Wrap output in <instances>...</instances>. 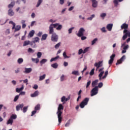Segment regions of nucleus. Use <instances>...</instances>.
I'll use <instances>...</instances> for the list:
<instances>
[{
    "label": "nucleus",
    "instance_id": "nucleus-17",
    "mask_svg": "<svg viewBox=\"0 0 130 130\" xmlns=\"http://www.w3.org/2000/svg\"><path fill=\"white\" fill-rule=\"evenodd\" d=\"M31 72H32V68H25L24 73L25 74H29Z\"/></svg>",
    "mask_w": 130,
    "mask_h": 130
},
{
    "label": "nucleus",
    "instance_id": "nucleus-29",
    "mask_svg": "<svg viewBox=\"0 0 130 130\" xmlns=\"http://www.w3.org/2000/svg\"><path fill=\"white\" fill-rule=\"evenodd\" d=\"M72 75H75V76H80V73H79V71H74L72 72Z\"/></svg>",
    "mask_w": 130,
    "mask_h": 130
},
{
    "label": "nucleus",
    "instance_id": "nucleus-64",
    "mask_svg": "<svg viewBox=\"0 0 130 130\" xmlns=\"http://www.w3.org/2000/svg\"><path fill=\"white\" fill-rule=\"evenodd\" d=\"M88 49H89V48H86L83 50V53H86V52H87Z\"/></svg>",
    "mask_w": 130,
    "mask_h": 130
},
{
    "label": "nucleus",
    "instance_id": "nucleus-47",
    "mask_svg": "<svg viewBox=\"0 0 130 130\" xmlns=\"http://www.w3.org/2000/svg\"><path fill=\"white\" fill-rule=\"evenodd\" d=\"M63 56L64 58H69L70 57L68 55H67V52H64L63 53Z\"/></svg>",
    "mask_w": 130,
    "mask_h": 130
},
{
    "label": "nucleus",
    "instance_id": "nucleus-26",
    "mask_svg": "<svg viewBox=\"0 0 130 130\" xmlns=\"http://www.w3.org/2000/svg\"><path fill=\"white\" fill-rule=\"evenodd\" d=\"M47 61V59H42L40 61L41 66H43V64H44V63H45V62H46Z\"/></svg>",
    "mask_w": 130,
    "mask_h": 130
},
{
    "label": "nucleus",
    "instance_id": "nucleus-32",
    "mask_svg": "<svg viewBox=\"0 0 130 130\" xmlns=\"http://www.w3.org/2000/svg\"><path fill=\"white\" fill-rule=\"evenodd\" d=\"M123 0H114V5H116V6H117L118 5V2L120 3H121Z\"/></svg>",
    "mask_w": 130,
    "mask_h": 130
},
{
    "label": "nucleus",
    "instance_id": "nucleus-7",
    "mask_svg": "<svg viewBox=\"0 0 130 130\" xmlns=\"http://www.w3.org/2000/svg\"><path fill=\"white\" fill-rule=\"evenodd\" d=\"M51 34H52L51 40L53 41V42H57L58 40V36L54 32Z\"/></svg>",
    "mask_w": 130,
    "mask_h": 130
},
{
    "label": "nucleus",
    "instance_id": "nucleus-3",
    "mask_svg": "<svg viewBox=\"0 0 130 130\" xmlns=\"http://www.w3.org/2000/svg\"><path fill=\"white\" fill-rule=\"evenodd\" d=\"M58 26V23L51 24L49 27V34L51 35L54 32V29L53 28H56Z\"/></svg>",
    "mask_w": 130,
    "mask_h": 130
},
{
    "label": "nucleus",
    "instance_id": "nucleus-1",
    "mask_svg": "<svg viewBox=\"0 0 130 130\" xmlns=\"http://www.w3.org/2000/svg\"><path fill=\"white\" fill-rule=\"evenodd\" d=\"M62 110H63V106H62L61 104H60L58 106V110L57 112L58 122H59L58 125H59V124L61 123V121L62 119V117H61V114H62V112L61 111Z\"/></svg>",
    "mask_w": 130,
    "mask_h": 130
},
{
    "label": "nucleus",
    "instance_id": "nucleus-33",
    "mask_svg": "<svg viewBox=\"0 0 130 130\" xmlns=\"http://www.w3.org/2000/svg\"><path fill=\"white\" fill-rule=\"evenodd\" d=\"M43 2V0H39L38 1L37 3V5L36 6L37 8H38V7H39V6H40L41 5V4H42V2Z\"/></svg>",
    "mask_w": 130,
    "mask_h": 130
},
{
    "label": "nucleus",
    "instance_id": "nucleus-24",
    "mask_svg": "<svg viewBox=\"0 0 130 130\" xmlns=\"http://www.w3.org/2000/svg\"><path fill=\"white\" fill-rule=\"evenodd\" d=\"M40 40V39H39V38L36 37V38H34L33 42H34V43H36L37 42H39Z\"/></svg>",
    "mask_w": 130,
    "mask_h": 130
},
{
    "label": "nucleus",
    "instance_id": "nucleus-63",
    "mask_svg": "<svg viewBox=\"0 0 130 130\" xmlns=\"http://www.w3.org/2000/svg\"><path fill=\"white\" fill-rule=\"evenodd\" d=\"M33 88L35 89V90H37L38 89V85H37V84H35L33 86Z\"/></svg>",
    "mask_w": 130,
    "mask_h": 130
},
{
    "label": "nucleus",
    "instance_id": "nucleus-35",
    "mask_svg": "<svg viewBox=\"0 0 130 130\" xmlns=\"http://www.w3.org/2000/svg\"><path fill=\"white\" fill-rule=\"evenodd\" d=\"M23 61H24V60L23 59V58H19L18 60H17V62L19 64H21V63H22L23 62Z\"/></svg>",
    "mask_w": 130,
    "mask_h": 130
},
{
    "label": "nucleus",
    "instance_id": "nucleus-40",
    "mask_svg": "<svg viewBox=\"0 0 130 130\" xmlns=\"http://www.w3.org/2000/svg\"><path fill=\"white\" fill-rule=\"evenodd\" d=\"M93 18H95V15H94V14H92L90 17L87 18V20L92 21Z\"/></svg>",
    "mask_w": 130,
    "mask_h": 130
},
{
    "label": "nucleus",
    "instance_id": "nucleus-5",
    "mask_svg": "<svg viewBox=\"0 0 130 130\" xmlns=\"http://www.w3.org/2000/svg\"><path fill=\"white\" fill-rule=\"evenodd\" d=\"M98 91H99V89L98 88V86H95L90 91V96L93 97V96H95V95H97L98 94Z\"/></svg>",
    "mask_w": 130,
    "mask_h": 130
},
{
    "label": "nucleus",
    "instance_id": "nucleus-59",
    "mask_svg": "<svg viewBox=\"0 0 130 130\" xmlns=\"http://www.w3.org/2000/svg\"><path fill=\"white\" fill-rule=\"evenodd\" d=\"M42 34H43V32H42V31H40V32L37 34V36H38L39 37H41V36H42Z\"/></svg>",
    "mask_w": 130,
    "mask_h": 130
},
{
    "label": "nucleus",
    "instance_id": "nucleus-4",
    "mask_svg": "<svg viewBox=\"0 0 130 130\" xmlns=\"http://www.w3.org/2000/svg\"><path fill=\"white\" fill-rule=\"evenodd\" d=\"M88 102H89V98H86L83 100V101L80 104L79 106L80 108H84L86 105H88Z\"/></svg>",
    "mask_w": 130,
    "mask_h": 130
},
{
    "label": "nucleus",
    "instance_id": "nucleus-42",
    "mask_svg": "<svg viewBox=\"0 0 130 130\" xmlns=\"http://www.w3.org/2000/svg\"><path fill=\"white\" fill-rule=\"evenodd\" d=\"M98 40V39L95 38L92 42H91V45H94V44L96 43V42Z\"/></svg>",
    "mask_w": 130,
    "mask_h": 130
},
{
    "label": "nucleus",
    "instance_id": "nucleus-51",
    "mask_svg": "<svg viewBox=\"0 0 130 130\" xmlns=\"http://www.w3.org/2000/svg\"><path fill=\"white\" fill-rule=\"evenodd\" d=\"M63 81H64V75H62L60 77V81L63 82Z\"/></svg>",
    "mask_w": 130,
    "mask_h": 130
},
{
    "label": "nucleus",
    "instance_id": "nucleus-57",
    "mask_svg": "<svg viewBox=\"0 0 130 130\" xmlns=\"http://www.w3.org/2000/svg\"><path fill=\"white\" fill-rule=\"evenodd\" d=\"M5 33L7 35L10 34V33H11V31L10 30V29H7Z\"/></svg>",
    "mask_w": 130,
    "mask_h": 130
},
{
    "label": "nucleus",
    "instance_id": "nucleus-52",
    "mask_svg": "<svg viewBox=\"0 0 130 130\" xmlns=\"http://www.w3.org/2000/svg\"><path fill=\"white\" fill-rule=\"evenodd\" d=\"M61 28H62V25L58 24V27H56V30H61Z\"/></svg>",
    "mask_w": 130,
    "mask_h": 130
},
{
    "label": "nucleus",
    "instance_id": "nucleus-56",
    "mask_svg": "<svg viewBox=\"0 0 130 130\" xmlns=\"http://www.w3.org/2000/svg\"><path fill=\"white\" fill-rule=\"evenodd\" d=\"M37 112V111H36L35 110L34 111H32L31 116H33L34 115H35V114H36Z\"/></svg>",
    "mask_w": 130,
    "mask_h": 130
},
{
    "label": "nucleus",
    "instance_id": "nucleus-53",
    "mask_svg": "<svg viewBox=\"0 0 130 130\" xmlns=\"http://www.w3.org/2000/svg\"><path fill=\"white\" fill-rule=\"evenodd\" d=\"M114 57H115V54H113L110 57V58L111 59H112L113 60H114Z\"/></svg>",
    "mask_w": 130,
    "mask_h": 130
},
{
    "label": "nucleus",
    "instance_id": "nucleus-27",
    "mask_svg": "<svg viewBox=\"0 0 130 130\" xmlns=\"http://www.w3.org/2000/svg\"><path fill=\"white\" fill-rule=\"evenodd\" d=\"M28 107H29V106H27L23 108L22 111L23 113H26V112H27V111L28 110Z\"/></svg>",
    "mask_w": 130,
    "mask_h": 130
},
{
    "label": "nucleus",
    "instance_id": "nucleus-16",
    "mask_svg": "<svg viewBox=\"0 0 130 130\" xmlns=\"http://www.w3.org/2000/svg\"><path fill=\"white\" fill-rule=\"evenodd\" d=\"M112 27H113V24H108L107 25V29L108 30V31H111V30H112Z\"/></svg>",
    "mask_w": 130,
    "mask_h": 130
},
{
    "label": "nucleus",
    "instance_id": "nucleus-44",
    "mask_svg": "<svg viewBox=\"0 0 130 130\" xmlns=\"http://www.w3.org/2000/svg\"><path fill=\"white\" fill-rule=\"evenodd\" d=\"M19 96H20V95H17L15 96V97L14 98V102H16V101H17L19 99Z\"/></svg>",
    "mask_w": 130,
    "mask_h": 130
},
{
    "label": "nucleus",
    "instance_id": "nucleus-25",
    "mask_svg": "<svg viewBox=\"0 0 130 130\" xmlns=\"http://www.w3.org/2000/svg\"><path fill=\"white\" fill-rule=\"evenodd\" d=\"M24 89V87H21V88H16V91L17 93H20V92H21V91H22V90Z\"/></svg>",
    "mask_w": 130,
    "mask_h": 130
},
{
    "label": "nucleus",
    "instance_id": "nucleus-34",
    "mask_svg": "<svg viewBox=\"0 0 130 130\" xmlns=\"http://www.w3.org/2000/svg\"><path fill=\"white\" fill-rule=\"evenodd\" d=\"M40 110V105L38 104L35 107V110H36V111H37V110Z\"/></svg>",
    "mask_w": 130,
    "mask_h": 130
},
{
    "label": "nucleus",
    "instance_id": "nucleus-37",
    "mask_svg": "<svg viewBox=\"0 0 130 130\" xmlns=\"http://www.w3.org/2000/svg\"><path fill=\"white\" fill-rule=\"evenodd\" d=\"M13 119H9L7 122V124H13Z\"/></svg>",
    "mask_w": 130,
    "mask_h": 130
},
{
    "label": "nucleus",
    "instance_id": "nucleus-55",
    "mask_svg": "<svg viewBox=\"0 0 130 130\" xmlns=\"http://www.w3.org/2000/svg\"><path fill=\"white\" fill-rule=\"evenodd\" d=\"M113 60H112V59H110L109 60V64H110V66H111V64H112V63H113Z\"/></svg>",
    "mask_w": 130,
    "mask_h": 130
},
{
    "label": "nucleus",
    "instance_id": "nucleus-46",
    "mask_svg": "<svg viewBox=\"0 0 130 130\" xmlns=\"http://www.w3.org/2000/svg\"><path fill=\"white\" fill-rule=\"evenodd\" d=\"M95 71V69H92L90 72L89 73L90 76H93L94 75V72Z\"/></svg>",
    "mask_w": 130,
    "mask_h": 130
},
{
    "label": "nucleus",
    "instance_id": "nucleus-62",
    "mask_svg": "<svg viewBox=\"0 0 130 130\" xmlns=\"http://www.w3.org/2000/svg\"><path fill=\"white\" fill-rule=\"evenodd\" d=\"M36 23V21H32L30 24V27H33V26H34V25H35Z\"/></svg>",
    "mask_w": 130,
    "mask_h": 130
},
{
    "label": "nucleus",
    "instance_id": "nucleus-49",
    "mask_svg": "<svg viewBox=\"0 0 130 130\" xmlns=\"http://www.w3.org/2000/svg\"><path fill=\"white\" fill-rule=\"evenodd\" d=\"M75 29V27H71L68 30V32L69 34H71L72 32L73 31V30Z\"/></svg>",
    "mask_w": 130,
    "mask_h": 130
},
{
    "label": "nucleus",
    "instance_id": "nucleus-58",
    "mask_svg": "<svg viewBox=\"0 0 130 130\" xmlns=\"http://www.w3.org/2000/svg\"><path fill=\"white\" fill-rule=\"evenodd\" d=\"M98 88H102L103 87V83L102 82H101L98 85Z\"/></svg>",
    "mask_w": 130,
    "mask_h": 130
},
{
    "label": "nucleus",
    "instance_id": "nucleus-22",
    "mask_svg": "<svg viewBox=\"0 0 130 130\" xmlns=\"http://www.w3.org/2000/svg\"><path fill=\"white\" fill-rule=\"evenodd\" d=\"M92 6L93 8H97L98 5V2L97 1H92Z\"/></svg>",
    "mask_w": 130,
    "mask_h": 130
},
{
    "label": "nucleus",
    "instance_id": "nucleus-6",
    "mask_svg": "<svg viewBox=\"0 0 130 130\" xmlns=\"http://www.w3.org/2000/svg\"><path fill=\"white\" fill-rule=\"evenodd\" d=\"M124 35L122 37V40H125L127 38V36L130 37V31L127 29H124L123 31Z\"/></svg>",
    "mask_w": 130,
    "mask_h": 130
},
{
    "label": "nucleus",
    "instance_id": "nucleus-19",
    "mask_svg": "<svg viewBox=\"0 0 130 130\" xmlns=\"http://www.w3.org/2000/svg\"><path fill=\"white\" fill-rule=\"evenodd\" d=\"M34 34H35V31H34V30H32L29 32L28 37H33V36H34Z\"/></svg>",
    "mask_w": 130,
    "mask_h": 130
},
{
    "label": "nucleus",
    "instance_id": "nucleus-11",
    "mask_svg": "<svg viewBox=\"0 0 130 130\" xmlns=\"http://www.w3.org/2000/svg\"><path fill=\"white\" fill-rule=\"evenodd\" d=\"M23 107H24V104H19L16 106V111H20V109H21V110H22Z\"/></svg>",
    "mask_w": 130,
    "mask_h": 130
},
{
    "label": "nucleus",
    "instance_id": "nucleus-14",
    "mask_svg": "<svg viewBox=\"0 0 130 130\" xmlns=\"http://www.w3.org/2000/svg\"><path fill=\"white\" fill-rule=\"evenodd\" d=\"M128 28V25L126 23H123L121 26V29H124V30H126Z\"/></svg>",
    "mask_w": 130,
    "mask_h": 130
},
{
    "label": "nucleus",
    "instance_id": "nucleus-8",
    "mask_svg": "<svg viewBox=\"0 0 130 130\" xmlns=\"http://www.w3.org/2000/svg\"><path fill=\"white\" fill-rule=\"evenodd\" d=\"M84 32H85V29L83 27L80 28L77 34V36L78 37H82L84 35Z\"/></svg>",
    "mask_w": 130,
    "mask_h": 130
},
{
    "label": "nucleus",
    "instance_id": "nucleus-54",
    "mask_svg": "<svg viewBox=\"0 0 130 130\" xmlns=\"http://www.w3.org/2000/svg\"><path fill=\"white\" fill-rule=\"evenodd\" d=\"M106 16V13H102L100 15L101 17L103 18V19H104V18H105Z\"/></svg>",
    "mask_w": 130,
    "mask_h": 130
},
{
    "label": "nucleus",
    "instance_id": "nucleus-15",
    "mask_svg": "<svg viewBox=\"0 0 130 130\" xmlns=\"http://www.w3.org/2000/svg\"><path fill=\"white\" fill-rule=\"evenodd\" d=\"M8 15L9 16H10V17H13V16L15 15V13L13 11V10L9 9L8 10Z\"/></svg>",
    "mask_w": 130,
    "mask_h": 130
},
{
    "label": "nucleus",
    "instance_id": "nucleus-12",
    "mask_svg": "<svg viewBox=\"0 0 130 130\" xmlns=\"http://www.w3.org/2000/svg\"><path fill=\"white\" fill-rule=\"evenodd\" d=\"M38 95H39V91H38V90H36L34 93H32L30 95V96L32 98L37 97Z\"/></svg>",
    "mask_w": 130,
    "mask_h": 130
},
{
    "label": "nucleus",
    "instance_id": "nucleus-36",
    "mask_svg": "<svg viewBox=\"0 0 130 130\" xmlns=\"http://www.w3.org/2000/svg\"><path fill=\"white\" fill-rule=\"evenodd\" d=\"M45 77H46V75L44 74L43 76L40 77L39 81H42L45 79Z\"/></svg>",
    "mask_w": 130,
    "mask_h": 130
},
{
    "label": "nucleus",
    "instance_id": "nucleus-60",
    "mask_svg": "<svg viewBox=\"0 0 130 130\" xmlns=\"http://www.w3.org/2000/svg\"><path fill=\"white\" fill-rule=\"evenodd\" d=\"M28 52H34V50H33V49H32V48H28L27 50Z\"/></svg>",
    "mask_w": 130,
    "mask_h": 130
},
{
    "label": "nucleus",
    "instance_id": "nucleus-45",
    "mask_svg": "<svg viewBox=\"0 0 130 130\" xmlns=\"http://www.w3.org/2000/svg\"><path fill=\"white\" fill-rule=\"evenodd\" d=\"M60 44H61L60 42H59V43H57V44H56L55 45V48L56 49H57V48H59V46H60Z\"/></svg>",
    "mask_w": 130,
    "mask_h": 130
},
{
    "label": "nucleus",
    "instance_id": "nucleus-9",
    "mask_svg": "<svg viewBox=\"0 0 130 130\" xmlns=\"http://www.w3.org/2000/svg\"><path fill=\"white\" fill-rule=\"evenodd\" d=\"M125 59V55H123L121 58L117 61L116 63V65L118 66V64H120V63H122V61H123Z\"/></svg>",
    "mask_w": 130,
    "mask_h": 130
},
{
    "label": "nucleus",
    "instance_id": "nucleus-61",
    "mask_svg": "<svg viewBox=\"0 0 130 130\" xmlns=\"http://www.w3.org/2000/svg\"><path fill=\"white\" fill-rule=\"evenodd\" d=\"M64 101H66V96H63L61 99V102H64Z\"/></svg>",
    "mask_w": 130,
    "mask_h": 130
},
{
    "label": "nucleus",
    "instance_id": "nucleus-13",
    "mask_svg": "<svg viewBox=\"0 0 130 130\" xmlns=\"http://www.w3.org/2000/svg\"><path fill=\"white\" fill-rule=\"evenodd\" d=\"M129 47V46H128V45H126V46H124L123 48V50L122 51V53H125V52H126V50L128 49Z\"/></svg>",
    "mask_w": 130,
    "mask_h": 130
},
{
    "label": "nucleus",
    "instance_id": "nucleus-18",
    "mask_svg": "<svg viewBox=\"0 0 130 130\" xmlns=\"http://www.w3.org/2000/svg\"><path fill=\"white\" fill-rule=\"evenodd\" d=\"M14 6H15V1L12 2L11 4L8 5V7L9 8V9H13Z\"/></svg>",
    "mask_w": 130,
    "mask_h": 130
},
{
    "label": "nucleus",
    "instance_id": "nucleus-38",
    "mask_svg": "<svg viewBox=\"0 0 130 130\" xmlns=\"http://www.w3.org/2000/svg\"><path fill=\"white\" fill-rule=\"evenodd\" d=\"M16 118H17V115H15V114H12L10 117L11 119H16Z\"/></svg>",
    "mask_w": 130,
    "mask_h": 130
},
{
    "label": "nucleus",
    "instance_id": "nucleus-41",
    "mask_svg": "<svg viewBox=\"0 0 130 130\" xmlns=\"http://www.w3.org/2000/svg\"><path fill=\"white\" fill-rule=\"evenodd\" d=\"M70 124H71V119H69L68 121L65 124V126L67 127L68 126H70Z\"/></svg>",
    "mask_w": 130,
    "mask_h": 130
},
{
    "label": "nucleus",
    "instance_id": "nucleus-43",
    "mask_svg": "<svg viewBox=\"0 0 130 130\" xmlns=\"http://www.w3.org/2000/svg\"><path fill=\"white\" fill-rule=\"evenodd\" d=\"M37 55L38 56V58H40V57H41V56L42 55V53L38 52L37 54Z\"/></svg>",
    "mask_w": 130,
    "mask_h": 130
},
{
    "label": "nucleus",
    "instance_id": "nucleus-30",
    "mask_svg": "<svg viewBox=\"0 0 130 130\" xmlns=\"http://www.w3.org/2000/svg\"><path fill=\"white\" fill-rule=\"evenodd\" d=\"M30 44V41H25L23 42V46H27Z\"/></svg>",
    "mask_w": 130,
    "mask_h": 130
},
{
    "label": "nucleus",
    "instance_id": "nucleus-10",
    "mask_svg": "<svg viewBox=\"0 0 130 130\" xmlns=\"http://www.w3.org/2000/svg\"><path fill=\"white\" fill-rule=\"evenodd\" d=\"M102 62H103L102 61H100L98 62H95L94 63V67H96V70L99 69V68H101L102 67Z\"/></svg>",
    "mask_w": 130,
    "mask_h": 130
},
{
    "label": "nucleus",
    "instance_id": "nucleus-20",
    "mask_svg": "<svg viewBox=\"0 0 130 130\" xmlns=\"http://www.w3.org/2000/svg\"><path fill=\"white\" fill-rule=\"evenodd\" d=\"M59 58V56L57 55L55 57H53L50 59V62H52V61H56V60H57Z\"/></svg>",
    "mask_w": 130,
    "mask_h": 130
},
{
    "label": "nucleus",
    "instance_id": "nucleus-21",
    "mask_svg": "<svg viewBox=\"0 0 130 130\" xmlns=\"http://www.w3.org/2000/svg\"><path fill=\"white\" fill-rule=\"evenodd\" d=\"M98 82H99L98 80H95L93 81L91 83L92 87H95L96 85H97Z\"/></svg>",
    "mask_w": 130,
    "mask_h": 130
},
{
    "label": "nucleus",
    "instance_id": "nucleus-39",
    "mask_svg": "<svg viewBox=\"0 0 130 130\" xmlns=\"http://www.w3.org/2000/svg\"><path fill=\"white\" fill-rule=\"evenodd\" d=\"M103 74H104V71H102L100 73V74L99 75V77L100 78V80H101V79L102 78V76H103Z\"/></svg>",
    "mask_w": 130,
    "mask_h": 130
},
{
    "label": "nucleus",
    "instance_id": "nucleus-31",
    "mask_svg": "<svg viewBox=\"0 0 130 130\" xmlns=\"http://www.w3.org/2000/svg\"><path fill=\"white\" fill-rule=\"evenodd\" d=\"M31 60L32 61H34L35 62H36V63H38L39 62V58H31Z\"/></svg>",
    "mask_w": 130,
    "mask_h": 130
},
{
    "label": "nucleus",
    "instance_id": "nucleus-50",
    "mask_svg": "<svg viewBox=\"0 0 130 130\" xmlns=\"http://www.w3.org/2000/svg\"><path fill=\"white\" fill-rule=\"evenodd\" d=\"M90 85H91V81H89L88 82H87L86 86V89L89 88V86H90Z\"/></svg>",
    "mask_w": 130,
    "mask_h": 130
},
{
    "label": "nucleus",
    "instance_id": "nucleus-23",
    "mask_svg": "<svg viewBox=\"0 0 130 130\" xmlns=\"http://www.w3.org/2000/svg\"><path fill=\"white\" fill-rule=\"evenodd\" d=\"M47 36H48L47 34L43 35L42 36L41 40H46V39L47 38Z\"/></svg>",
    "mask_w": 130,
    "mask_h": 130
},
{
    "label": "nucleus",
    "instance_id": "nucleus-28",
    "mask_svg": "<svg viewBox=\"0 0 130 130\" xmlns=\"http://www.w3.org/2000/svg\"><path fill=\"white\" fill-rule=\"evenodd\" d=\"M51 67L53 69H57L58 67V64H57V63H53L51 64Z\"/></svg>",
    "mask_w": 130,
    "mask_h": 130
},
{
    "label": "nucleus",
    "instance_id": "nucleus-48",
    "mask_svg": "<svg viewBox=\"0 0 130 130\" xmlns=\"http://www.w3.org/2000/svg\"><path fill=\"white\" fill-rule=\"evenodd\" d=\"M82 53H84V51H83V49H80L78 51V54L80 55Z\"/></svg>",
    "mask_w": 130,
    "mask_h": 130
},
{
    "label": "nucleus",
    "instance_id": "nucleus-2",
    "mask_svg": "<svg viewBox=\"0 0 130 130\" xmlns=\"http://www.w3.org/2000/svg\"><path fill=\"white\" fill-rule=\"evenodd\" d=\"M9 24H12V25H13L12 30L15 29L14 32H17V31H20V30H21V25L16 26V23L13 22V21H9Z\"/></svg>",
    "mask_w": 130,
    "mask_h": 130
}]
</instances>
